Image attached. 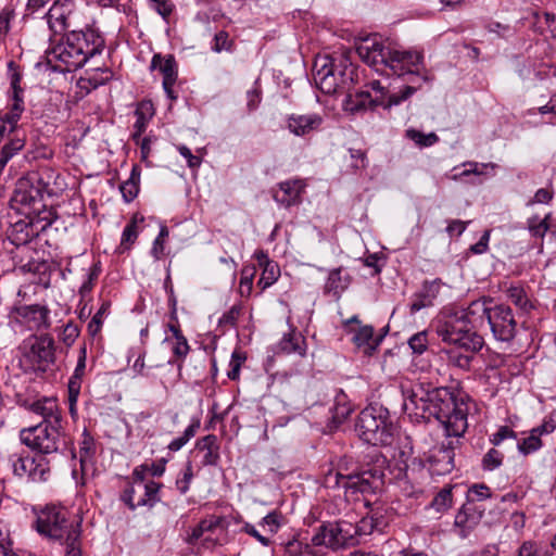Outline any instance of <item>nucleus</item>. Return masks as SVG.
<instances>
[{
  "label": "nucleus",
  "instance_id": "nucleus-27",
  "mask_svg": "<svg viewBox=\"0 0 556 556\" xmlns=\"http://www.w3.org/2000/svg\"><path fill=\"white\" fill-rule=\"evenodd\" d=\"M352 341L358 349H363L365 355H372L381 339H374V329L370 326L352 328Z\"/></svg>",
  "mask_w": 556,
  "mask_h": 556
},
{
  "label": "nucleus",
  "instance_id": "nucleus-45",
  "mask_svg": "<svg viewBox=\"0 0 556 556\" xmlns=\"http://www.w3.org/2000/svg\"><path fill=\"white\" fill-rule=\"evenodd\" d=\"M538 431L539 430L532 429L528 438H525L522 441L518 442V450L522 454L528 455L541 447L542 442L540 435L538 434Z\"/></svg>",
  "mask_w": 556,
  "mask_h": 556
},
{
  "label": "nucleus",
  "instance_id": "nucleus-38",
  "mask_svg": "<svg viewBox=\"0 0 556 556\" xmlns=\"http://www.w3.org/2000/svg\"><path fill=\"white\" fill-rule=\"evenodd\" d=\"M25 146L24 138L15 136L5 143L0 153V170L2 172L7 163Z\"/></svg>",
  "mask_w": 556,
  "mask_h": 556
},
{
  "label": "nucleus",
  "instance_id": "nucleus-16",
  "mask_svg": "<svg viewBox=\"0 0 556 556\" xmlns=\"http://www.w3.org/2000/svg\"><path fill=\"white\" fill-rule=\"evenodd\" d=\"M67 38L71 40V45H74L86 60L100 53L104 47V40L102 36L93 28L86 27V29L73 28L68 34Z\"/></svg>",
  "mask_w": 556,
  "mask_h": 556
},
{
  "label": "nucleus",
  "instance_id": "nucleus-32",
  "mask_svg": "<svg viewBox=\"0 0 556 556\" xmlns=\"http://www.w3.org/2000/svg\"><path fill=\"white\" fill-rule=\"evenodd\" d=\"M278 350L286 354L294 353L304 356L306 351L305 339L301 333L290 331L280 340Z\"/></svg>",
  "mask_w": 556,
  "mask_h": 556
},
{
  "label": "nucleus",
  "instance_id": "nucleus-39",
  "mask_svg": "<svg viewBox=\"0 0 556 556\" xmlns=\"http://www.w3.org/2000/svg\"><path fill=\"white\" fill-rule=\"evenodd\" d=\"M10 67V85H11V100L12 103L18 102L22 108H24V101L22 98L23 89L21 87V74L17 70V67L14 65L13 62L9 64Z\"/></svg>",
  "mask_w": 556,
  "mask_h": 556
},
{
  "label": "nucleus",
  "instance_id": "nucleus-37",
  "mask_svg": "<svg viewBox=\"0 0 556 556\" xmlns=\"http://www.w3.org/2000/svg\"><path fill=\"white\" fill-rule=\"evenodd\" d=\"M140 174L137 167H134L130 177L121 185L119 190L126 202H131L139 192Z\"/></svg>",
  "mask_w": 556,
  "mask_h": 556
},
{
  "label": "nucleus",
  "instance_id": "nucleus-63",
  "mask_svg": "<svg viewBox=\"0 0 556 556\" xmlns=\"http://www.w3.org/2000/svg\"><path fill=\"white\" fill-rule=\"evenodd\" d=\"M79 334V330L77 328V326L73 325V324H67L64 329H63V332H62V341L66 344V345H72L75 340L77 339Z\"/></svg>",
  "mask_w": 556,
  "mask_h": 556
},
{
  "label": "nucleus",
  "instance_id": "nucleus-58",
  "mask_svg": "<svg viewBox=\"0 0 556 556\" xmlns=\"http://www.w3.org/2000/svg\"><path fill=\"white\" fill-rule=\"evenodd\" d=\"M386 257L382 252H376L369 254L365 260L364 264L368 267L374 268V275H377L381 270V266L384 264Z\"/></svg>",
  "mask_w": 556,
  "mask_h": 556
},
{
  "label": "nucleus",
  "instance_id": "nucleus-55",
  "mask_svg": "<svg viewBox=\"0 0 556 556\" xmlns=\"http://www.w3.org/2000/svg\"><path fill=\"white\" fill-rule=\"evenodd\" d=\"M441 288V281L439 279L432 281H425L422 289L419 292V298L427 299L431 303L438 295Z\"/></svg>",
  "mask_w": 556,
  "mask_h": 556
},
{
  "label": "nucleus",
  "instance_id": "nucleus-8",
  "mask_svg": "<svg viewBox=\"0 0 556 556\" xmlns=\"http://www.w3.org/2000/svg\"><path fill=\"white\" fill-rule=\"evenodd\" d=\"M358 534L357 527L350 522H327L316 528L311 541L314 546L337 551L356 545Z\"/></svg>",
  "mask_w": 556,
  "mask_h": 556
},
{
  "label": "nucleus",
  "instance_id": "nucleus-18",
  "mask_svg": "<svg viewBox=\"0 0 556 556\" xmlns=\"http://www.w3.org/2000/svg\"><path fill=\"white\" fill-rule=\"evenodd\" d=\"M151 70H159L163 75V88L172 100L176 99L173 87L177 79V66L173 55L162 56L154 54L151 61Z\"/></svg>",
  "mask_w": 556,
  "mask_h": 556
},
{
  "label": "nucleus",
  "instance_id": "nucleus-12",
  "mask_svg": "<svg viewBox=\"0 0 556 556\" xmlns=\"http://www.w3.org/2000/svg\"><path fill=\"white\" fill-rule=\"evenodd\" d=\"M141 235V239H152L153 243H162L168 235L166 226L155 218L140 217L139 219L135 216L132 222L126 226L123 231L122 242L129 243L135 241L138 236Z\"/></svg>",
  "mask_w": 556,
  "mask_h": 556
},
{
  "label": "nucleus",
  "instance_id": "nucleus-30",
  "mask_svg": "<svg viewBox=\"0 0 556 556\" xmlns=\"http://www.w3.org/2000/svg\"><path fill=\"white\" fill-rule=\"evenodd\" d=\"M383 104L382 99H372L367 91H359L355 94H348L344 101V110L351 113H357L368 106Z\"/></svg>",
  "mask_w": 556,
  "mask_h": 556
},
{
  "label": "nucleus",
  "instance_id": "nucleus-52",
  "mask_svg": "<svg viewBox=\"0 0 556 556\" xmlns=\"http://www.w3.org/2000/svg\"><path fill=\"white\" fill-rule=\"evenodd\" d=\"M503 454L491 448L482 459V466L485 470H494L502 465Z\"/></svg>",
  "mask_w": 556,
  "mask_h": 556
},
{
  "label": "nucleus",
  "instance_id": "nucleus-35",
  "mask_svg": "<svg viewBox=\"0 0 556 556\" xmlns=\"http://www.w3.org/2000/svg\"><path fill=\"white\" fill-rule=\"evenodd\" d=\"M313 544L304 543L299 540L290 541L285 546L286 556H325L319 551L315 549Z\"/></svg>",
  "mask_w": 556,
  "mask_h": 556
},
{
  "label": "nucleus",
  "instance_id": "nucleus-11",
  "mask_svg": "<svg viewBox=\"0 0 556 556\" xmlns=\"http://www.w3.org/2000/svg\"><path fill=\"white\" fill-rule=\"evenodd\" d=\"M43 17L54 34L78 28L84 24L80 0H54Z\"/></svg>",
  "mask_w": 556,
  "mask_h": 556
},
{
  "label": "nucleus",
  "instance_id": "nucleus-44",
  "mask_svg": "<svg viewBox=\"0 0 556 556\" xmlns=\"http://www.w3.org/2000/svg\"><path fill=\"white\" fill-rule=\"evenodd\" d=\"M507 296L520 309L528 311L529 308H531L530 301L527 298L526 292L522 288L511 286L507 290Z\"/></svg>",
  "mask_w": 556,
  "mask_h": 556
},
{
  "label": "nucleus",
  "instance_id": "nucleus-59",
  "mask_svg": "<svg viewBox=\"0 0 556 556\" xmlns=\"http://www.w3.org/2000/svg\"><path fill=\"white\" fill-rule=\"evenodd\" d=\"M345 478L346 476H343L340 472L329 470L325 476L324 483L327 488H336L342 485L345 489Z\"/></svg>",
  "mask_w": 556,
  "mask_h": 556
},
{
  "label": "nucleus",
  "instance_id": "nucleus-17",
  "mask_svg": "<svg viewBox=\"0 0 556 556\" xmlns=\"http://www.w3.org/2000/svg\"><path fill=\"white\" fill-rule=\"evenodd\" d=\"M466 320L468 330L479 333L480 331L490 329L491 306L486 302L475 301L466 309H460Z\"/></svg>",
  "mask_w": 556,
  "mask_h": 556
},
{
  "label": "nucleus",
  "instance_id": "nucleus-6",
  "mask_svg": "<svg viewBox=\"0 0 556 556\" xmlns=\"http://www.w3.org/2000/svg\"><path fill=\"white\" fill-rule=\"evenodd\" d=\"M355 429L364 442L372 445H387L392 441V424L389 421L388 412L382 407L364 408Z\"/></svg>",
  "mask_w": 556,
  "mask_h": 556
},
{
  "label": "nucleus",
  "instance_id": "nucleus-14",
  "mask_svg": "<svg viewBox=\"0 0 556 556\" xmlns=\"http://www.w3.org/2000/svg\"><path fill=\"white\" fill-rule=\"evenodd\" d=\"M13 472L17 477H28L33 481H46L49 478V460L43 456L37 457L13 455Z\"/></svg>",
  "mask_w": 556,
  "mask_h": 556
},
{
  "label": "nucleus",
  "instance_id": "nucleus-3",
  "mask_svg": "<svg viewBox=\"0 0 556 556\" xmlns=\"http://www.w3.org/2000/svg\"><path fill=\"white\" fill-rule=\"evenodd\" d=\"M356 50L359 58L380 74L409 75L420 83L428 80L424 54L418 50H404L377 36L364 39Z\"/></svg>",
  "mask_w": 556,
  "mask_h": 556
},
{
  "label": "nucleus",
  "instance_id": "nucleus-50",
  "mask_svg": "<svg viewBox=\"0 0 556 556\" xmlns=\"http://www.w3.org/2000/svg\"><path fill=\"white\" fill-rule=\"evenodd\" d=\"M257 258L260 261V265H266V268L264 270V274L268 273V275L263 276L258 280V285H262V288L265 289L268 286H270L276 280V274L274 271V266H270V263L267 260V256L264 255L262 252L257 254Z\"/></svg>",
  "mask_w": 556,
  "mask_h": 556
},
{
  "label": "nucleus",
  "instance_id": "nucleus-24",
  "mask_svg": "<svg viewBox=\"0 0 556 556\" xmlns=\"http://www.w3.org/2000/svg\"><path fill=\"white\" fill-rule=\"evenodd\" d=\"M30 356L45 368L54 362V341L49 336H41L35 339L30 346Z\"/></svg>",
  "mask_w": 556,
  "mask_h": 556
},
{
  "label": "nucleus",
  "instance_id": "nucleus-23",
  "mask_svg": "<svg viewBox=\"0 0 556 556\" xmlns=\"http://www.w3.org/2000/svg\"><path fill=\"white\" fill-rule=\"evenodd\" d=\"M306 184L302 179H291L282 181L274 192L275 200L286 206H291L301 202V195L304 192Z\"/></svg>",
  "mask_w": 556,
  "mask_h": 556
},
{
  "label": "nucleus",
  "instance_id": "nucleus-15",
  "mask_svg": "<svg viewBox=\"0 0 556 556\" xmlns=\"http://www.w3.org/2000/svg\"><path fill=\"white\" fill-rule=\"evenodd\" d=\"M516 327L517 323L509 306H491L490 330L497 340L510 341L516 334Z\"/></svg>",
  "mask_w": 556,
  "mask_h": 556
},
{
  "label": "nucleus",
  "instance_id": "nucleus-57",
  "mask_svg": "<svg viewBox=\"0 0 556 556\" xmlns=\"http://www.w3.org/2000/svg\"><path fill=\"white\" fill-rule=\"evenodd\" d=\"M152 8L163 17L167 18L174 11L175 4L170 0H150Z\"/></svg>",
  "mask_w": 556,
  "mask_h": 556
},
{
  "label": "nucleus",
  "instance_id": "nucleus-31",
  "mask_svg": "<svg viewBox=\"0 0 556 556\" xmlns=\"http://www.w3.org/2000/svg\"><path fill=\"white\" fill-rule=\"evenodd\" d=\"M136 123L134 125L136 131L134 134V139H139L141 135L146 131V128L150 122V119L154 115V106L151 101H141L138 103L136 111Z\"/></svg>",
  "mask_w": 556,
  "mask_h": 556
},
{
  "label": "nucleus",
  "instance_id": "nucleus-7",
  "mask_svg": "<svg viewBox=\"0 0 556 556\" xmlns=\"http://www.w3.org/2000/svg\"><path fill=\"white\" fill-rule=\"evenodd\" d=\"M11 207L28 218L40 217L45 211L43 184L36 177H22L17 180Z\"/></svg>",
  "mask_w": 556,
  "mask_h": 556
},
{
  "label": "nucleus",
  "instance_id": "nucleus-56",
  "mask_svg": "<svg viewBox=\"0 0 556 556\" xmlns=\"http://www.w3.org/2000/svg\"><path fill=\"white\" fill-rule=\"evenodd\" d=\"M279 518H280L279 514H277L275 511L269 513L267 516H265L263 518L260 526L264 529L265 532L273 535L274 533L277 532V530L280 527Z\"/></svg>",
  "mask_w": 556,
  "mask_h": 556
},
{
  "label": "nucleus",
  "instance_id": "nucleus-60",
  "mask_svg": "<svg viewBox=\"0 0 556 556\" xmlns=\"http://www.w3.org/2000/svg\"><path fill=\"white\" fill-rule=\"evenodd\" d=\"M230 49V40L229 35L226 31H218L214 37L213 50L215 52H220L223 50Z\"/></svg>",
  "mask_w": 556,
  "mask_h": 556
},
{
  "label": "nucleus",
  "instance_id": "nucleus-2",
  "mask_svg": "<svg viewBox=\"0 0 556 556\" xmlns=\"http://www.w3.org/2000/svg\"><path fill=\"white\" fill-rule=\"evenodd\" d=\"M404 410L416 419L433 416L439 420L448 437H462L467 427L468 405L447 388L427 390L416 384L405 393Z\"/></svg>",
  "mask_w": 556,
  "mask_h": 556
},
{
  "label": "nucleus",
  "instance_id": "nucleus-51",
  "mask_svg": "<svg viewBox=\"0 0 556 556\" xmlns=\"http://www.w3.org/2000/svg\"><path fill=\"white\" fill-rule=\"evenodd\" d=\"M491 496V492L489 486L485 484H473L467 492V501L466 502H476L483 501Z\"/></svg>",
  "mask_w": 556,
  "mask_h": 556
},
{
  "label": "nucleus",
  "instance_id": "nucleus-64",
  "mask_svg": "<svg viewBox=\"0 0 556 556\" xmlns=\"http://www.w3.org/2000/svg\"><path fill=\"white\" fill-rule=\"evenodd\" d=\"M516 556H546L545 553L539 551L534 543L525 542L518 549V554Z\"/></svg>",
  "mask_w": 556,
  "mask_h": 556
},
{
  "label": "nucleus",
  "instance_id": "nucleus-43",
  "mask_svg": "<svg viewBox=\"0 0 556 556\" xmlns=\"http://www.w3.org/2000/svg\"><path fill=\"white\" fill-rule=\"evenodd\" d=\"M344 161L346 166L352 170L365 168L367 165L365 152L359 149H350L348 154L344 156Z\"/></svg>",
  "mask_w": 556,
  "mask_h": 556
},
{
  "label": "nucleus",
  "instance_id": "nucleus-13",
  "mask_svg": "<svg viewBox=\"0 0 556 556\" xmlns=\"http://www.w3.org/2000/svg\"><path fill=\"white\" fill-rule=\"evenodd\" d=\"M160 490V483L150 481L144 482L143 476L138 471H134V482L125 491L124 501L134 509L138 506L152 505Z\"/></svg>",
  "mask_w": 556,
  "mask_h": 556
},
{
  "label": "nucleus",
  "instance_id": "nucleus-29",
  "mask_svg": "<svg viewBox=\"0 0 556 556\" xmlns=\"http://www.w3.org/2000/svg\"><path fill=\"white\" fill-rule=\"evenodd\" d=\"M197 451L202 454L201 464L203 466L215 465L219 458L217 438L208 434L197 442Z\"/></svg>",
  "mask_w": 556,
  "mask_h": 556
},
{
  "label": "nucleus",
  "instance_id": "nucleus-33",
  "mask_svg": "<svg viewBox=\"0 0 556 556\" xmlns=\"http://www.w3.org/2000/svg\"><path fill=\"white\" fill-rule=\"evenodd\" d=\"M533 26L536 31L545 37H556V15L549 12H535Z\"/></svg>",
  "mask_w": 556,
  "mask_h": 556
},
{
  "label": "nucleus",
  "instance_id": "nucleus-5",
  "mask_svg": "<svg viewBox=\"0 0 556 556\" xmlns=\"http://www.w3.org/2000/svg\"><path fill=\"white\" fill-rule=\"evenodd\" d=\"M468 329L460 311L443 313L435 325V332L442 341L465 352L476 353L483 346V337Z\"/></svg>",
  "mask_w": 556,
  "mask_h": 556
},
{
  "label": "nucleus",
  "instance_id": "nucleus-34",
  "mask_svg": "<svg viewBox=\"0 0 556 556\" xmlns=\"http://www.w3.org/2000/svg\"><path fill=\"white\" fill-rule=\"evenodd\" d=\"M48 314V308L40 305H31L23 308L24 318L28 321H33L37 328L49 327Z\"/></svg>",
  "mask_w": 556,
  "mask_h": 556
},
{
  "label": "nucleus",
  "instance_id": "nucleus-47",
  "mask_svg": "<svg viewBox=\"0 0 556 556\" xmlns=\"http://www.w3.org/2000/svg\"><path fill=\"white\" fill-rule=\"evenodd\" d=\"M112 74L108 70H93L90 73H87V77L81 78L80 83H88L92 88H97L100 85H103L111 78Z\"/></svg>",
  "mask_w": 556,
  "mask_h": 556
},
{
  "label": "nucleus",
  "instance_id": "nucleus-48",
  "mask_svg": "<svg viewBox=\"0 0 556 556\" xmlns=\"http://www.w3.org/2000/svg\"><path fill=\"white\" fill-rule=\"evenodd\" d=\"M431 505L437 511H444L450 508L452 505V489H442L433 498Z\"/></svg>",
  "mask_w": 556,
  "mask_h": 556
},
{
  "label": "nucleus",
  "instance_id": "nucleus-22",
  "mask_svg": "<svg viewBox=\"0 0 556 556\" xmlns=\"http://www.w3.org/2000/svg\"><path fill=\"white\" fill-rule=\"evenodd\" d=\"M484 509L473 502H466L455 516L454 525L462 536H466L481 521Z\"/></svg>",
  "mask_w": 556,
  "mask_h": 556
},
{
  "label": "nucleus",
  "instance_id": "nucleus-20",
  "mask_svg": "<svg viewBox=\"0 0 556 556\" xmlns=\"http://www.w3.org/2000/svg\"><path fill=\"white\" fill-rule=\"evenodd\" d=\"M381 473L377 470H366L356 475H348L345 490L351 493H368L378 489L381 484Z\"/></svg>",
  "mask_w": 556,
  "mask_h": 556
},
{
  "label": "nucleus",
  "instance_id": "nucleus-36",
  "mask_svg": "<svg viewBox=\"0 0 556 556\" xmlns=\"http://www.w3.org/2000/svg\"><path fill=\"white\" fill-rule=\"evenodd\" d=\"M218 525L219 520L216 517L201 520L199 525L192 528V530L188 533L186 542L188 544H194L204 535L205 532H212L216 527H218Z\"/></svg>",
  "mask_w": 556,
  "mask_h": 556
},
{
  "label": "nucleus",
  "instance_id": "nucleus-26",
  "mask_svg": "<svg viewBox=\"0 0 556 556\" xmlns=\"http://www.w3.org/2000/svg\"><path fill=\"white\" fill-rule=\"evenodd\" d=\"M30 410L42 417V421L40 424H61V414L54 399H43L34 402L30 405Z\"/></svg>",
  "mask_w": 556,
  "mask_h": 556
},
{
  "label": "nucleus",
  "instance_id": "nucleus-10",
  "mask_svg": "<svg viewBox=\"0 0 556 556\" xmlns=\"http://www.w3.org/2000/svg\"><path fill=\"white\" fill-rule=\"evenodd\" d=\"M354 76L355 70L353 67H344L338 71L328 58L315 63L314 80L324 93L333 94L340 91H349L354 84Z\"/></svg>",
  "mask_w": 556,
  "mask_h": 556
},
{
  "label": "nucleus",
  "instance_id": "nucleus-41",
  "mask_svg": "<svg viewBox=\"0 0 556 556\" xmlns=\"http://www.w3.org/2000/svg\"><path fill=\"white\" fill-rule=\"evenodd\" d=\"M169 330L173 332V336L175 338V344L173 346L174 355L178 358L186 357L190 350L187 339L185 338V336L181 333L177 326L169 325Z\"/></svg>",
  "mask_w": 556,
  "mask_h": 556
},
{
  "label": "nucleus",
  "instance_id": "nucleus-62",
  "mask_svg": "<svg viewBox=\"0 0 556 556\" xmlns=\"http://www.w3.org/2000/svg\"><path fill=\"white\" fill-rule=\"evenodd\" d=\"M178 152L181 156H184L188 163L190 168H198L201 164V159L197 155H193L191 150L186 146H178Z\"/></svg>",
  "mask_w": 556,
  "mask_h": 556
},
{
  "label": "nucleus",
  "instance_id": "nucleus-25",
  "mask_svg": "<svg viewBox=\"0 0 556 556\" xmlns=\"http://www.w3.org/2000/svg\"><path fill=\"white\" fill-rule=\"evenodd\" d=\"M454 448L448 443L435 448L429 457L433 470L439 475H445L454 468Z\"/></svg>",
  "mask_w": 556,
  "mask_h": 556
},
{
  "label": "nucleus",
  "instance_id": "nucleus-4",
  "mask_svg": "<svg viewBox=\"0 0 556 556\" xmlns=\"http://www.w3.org/2000/svg\"><path fill=\"white\" fill-rule=\"evenodd\" d=\"M37 530L65 545V556H80V521L70 518L64 507L46 506L37 517Z\"/></svg>",
  "mask_w": 556,
  "mask_h": 556
},
{
  "label": "nucleus",
  "instance_id": "nucleus-42",
  "mask_svg": "<svg viewBox=\"0 0 556 556\" xmlns=\"http://www.w3.org/2000/svg\"><path fill=\"white\" fill-rule=\"evenodd\" d=\"M110 306H111L110 302H103L101 307L98 309V312L94 314V316L89 321L88 332L91 337H96L101 331V328L103 325V318L109 314Z\"/></svg>",
  "mask_w": 556,
  "mask_h": 556
},
{
  "label": "nucleus",
  "instance_id": "nucleus-54",
  "mask_svg": "<svg viewBox=\"0 0 556 556\" xmlns=\"http://www.w3.org/2000/svg\"><path fill=\"white\" fill-rule=\"evenodd\" d=\"M420 87L418 86H405L399 93L391 94L386 103V106L390 108L392 105H397L402 101L408 99L416 90Z\"/></svg>",
  "mask_w": 556,
  "mask_h": 556
},
{
  "label": "nucleus",
  "instance_id": "nucleus-49",
  "mask_svg": "<svg viewBox=\"0 0 556 556\" xmlns=\"http://www.w3.org/2000/svg\"><path fill=\"white\" fill-rule=\"evenodd\" d=\"M448 354V361L453 365L462 368V369H468L470 367V363L472 359V354L470 352H466L465 354L457 352L456 350H450L447 352Z\"/></svg>",
  "mask_w": 556,
  "mask_h": 556
},
{
  "label": "nucleus",
  "instance_id": "nucleus-53",
  "mask_svg": "<svg viewBox=\"0 0 556 556\" xmlns=\"http://www.w3.org/2000/svg\"><path fill=\"white\" fill-rule=\"evenodd\" d=\"M93 453V441L92 438L88 434H85L84 440L80 445L79 454H80V466L81 470L85 471L86 465L90 459L91 454Z\"/></svg>",
  "mask_w": 556,
  "mask_h": 556
},
{
  "label": "nucleus",
  "instance_id": "nucleus-21",
  "mask_svg": "<svg viewBox=\"0 0 556 556\" xmlns=\"http://www.w3.org/2000/svg\"><path fill=\"white\" fill-rule=\"evenodd\" d=\"M71 43V40L66 37L64 42L58 45L52 50L53 59L58 60L64 66L62 70L67 72L76 71L87 61L80 53V50Z\"/></svg>",
  "mask_w": 556,
  "mask_h": 556
},
{
  "label": "nucleus",
  "instance_id": "nucleus-46",
  "mask_svg": "<svg viewBox=\"0 0 556 556\" xmlns=\"http://www.w3.org/2000/svg\"><path fill=\"white\" fill-rule=\"evenodd\" d=\"M200 428V420L193 421L184 432V434L168 444V448L173 452L179 451L191 438L194 437Z\"/></svg>",
  "mask_w": 556,
  "mask_h": 556
},
{
  "label": "nucleus",
  "instance_id": "nucleus-1",
  "mask_svg": "<svg viewBox=\"0 0 556 556\" xmlns=\"http://www.w3.org/2000/svg\"><path fill=\"white\" fill-rule=\"evenodd\" d=\"M404 410L416 419L433 416L439 420L448 437H462L467 427L468 405L447 388L427 390L416 384L405 393Z\"/></svg>",
  "mask_w": 556,
  "mask_h": 556
},
{
  "label": "nucleus",
  "instance_id": "nucleus-19",
  "mask_svg": "<svg viewBox=\"0 0 556 556\" xmlns=\"http://www.w3.org/2000/svg\"><path fill=\"white\" fill-rule=\"evenodd\" d=\"M323 123V116L316 113L291 114L286 118V127L289 131L302 137L319 130Z\"/></svg>",
  "mask_w": 556,
  "mask_h": 556
},
{
  "label": "nucleus",
  "instance_id": "nucleus-61",
  "mask_svg": "<svg viewBox=\"0 0 556 556\" xmlns=\"http://www.w3.org/2000/svg\"><path fill=\"white\" fill-rule=\"evenodd\" d=\"M409 346L415 353L421 354L427 348V337L425 332H419L413 336L409 341Z\"/></svg>",
  "mask_w": 556,
  "mask_h": 556
},
{
  "label": "nucleus",
  "instance_id": "nucleus-40",
  "mask_svg": "<svg viewBox=\"0 0 556 556\" xmlns=\"http://www.w3.org/2000/svg\"><path fill=\"white\" fill-rule=\"evenodd\" d=\"M405 135L420 148L431 147L439 141V137L435 132L424 134L414 128H408Z\"/></svg>",
  "mask_w": 556,
  "mask_h": 556
},
{
  "label": "nucleus",
  "instance_id": "nucleus-9",
  "mask_svg": "<svg viewBox=\"0 0 556 556\" xmlns=\"http://www.w3.org/2000/svg\"><path fill=\"white\" fill-rule=\"evenodd\" d=\"M61 424L48 425L37 424L24 428L20 432V440L31 450L43 454H52L60 451L61 446L67 444L60 432Z\"/></svg>",
  "mask_w": 556,
  "mask_h": 556
},
{
  "label": "nucleus",
  "instance_id": "nucleus-28",
  "mask_svg": "<svg viewBox=\"0 0 556 556\" xmlns=\"http://www.w3.org/2000/svg\"><path fill=\"white\" fill-rule=\"evenodd\" d=\"M23 112L24 108L16 102L10 104L9 112L0 114V141L16 130Z\"/></svg>",
  "mask_w": 556,
  "mask_h": 556
}]
</instances>
